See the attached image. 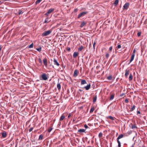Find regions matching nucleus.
Wrapping results in <instances>:
<instances>
[{"instance_id": "obj_37", "label": "nucleus", "mask_w": 147, "mask_h": 147, "mask_svg": "<svg viewBox=\"0 0 147 147\" xmlns=\"http://www.w3.org/2000/svg\"><path fill=\"white\" fill-rule=\"evenodd\" d=\"M33 47V43L31 44L28 47V48H32Z\"/></svg>"}, {"instance_id": "obj_27", "label": "nucleus", "mask_w": 147, "mask_h": 147, "mask_svg": "<svg viewBox=\"0 0 147 147\" xmlns=\"http://www.w3.org/2000/svg\"><path fill=\"white\" fill-rule=\"evenodd\" d=\"M119 0H115V1L114 3V4L115 6H116L119 3Z\"/></svg>"}, {"instance_id": "obj_6", "label": "nucleus", "mask_w": 147, "mask_h": 147, "mask_svg": "<svg viewBox=\"0 0 147 147\" xmlns=\"http://www.w3.org/2000/svg\"><path fill=\"white\" fill-rule=\"evenodd\" d=\"M43 61L44 65L46 67H47V59L46 58H44L43 60Z\"/></svg>"}, {"instance_id": "obj_40", "label": "nucleus", "mask_w": 147, "mask_h": 147, "mask_svg": "<svg viewBox=\"0 0 147 147\" xmlns=\"http://www.w3.org/2000/svg\"><path fill=\"white\" fill-rule=\"evenodd\" d=\"M125 102L126 103H128L129 102V101L127 98L125 100Z\"/></svg>"}, {"instance_id": "obj_4", "label": "nucleus", "mask_w": 147, "mask_h": 147, "mask_svg": "<svg viewBox=\"0 0 147 147\" xmlns=\"http://www.w3.org/2000/svg\"><path fill=\"white\" fill-rule=\"evenodd\" d=\"M129 3H126L123 6V9L124 10H126L129 7Z\"/></svg>"}, {"instance_id": "obj_16", "label": "nucleus", "mask_w": 147, "mask_h": 147, "mask_svg": "<svg viewBox=\"0 0 147 147\" xmlns=\"http://www.w3.org/2000/svg\"><path fill=\"white\" fill-rule=\"evenodd\" d=\"M135 55V54H132V55L131 57V59L130 60L129 63H130L133 61V60L134 59Z\"/></svg>"}, {"instance_id": "obj_55", "label": "nucleus", "mask_w": 147, "mask_h": 147, "mask_svg": "<svg viewBox=\"0 0 147 147\" xmlns=\"http://www.w3.org/2000/svg\"><path fill=\"white\" fill-rule=\"evenodd\" d=\"M75 120L73 119V121H75Z\"/></svg>"}, {"instance_id": "obj_53", "label": "nucleus", "mask_w": 147, "mask_h": 147, "mask_svg": "<svg viewBox=\"0 0 147 147\" xmlns=\"http://www.w3.org/2000/svg\"><path fill=\"white\" fill-rule=\"evenodd\" d=\"M77 11H78V9H75L74 10V11H75L76 12Z\"/></svg>"}, {"instance_id": "obj_17", "label": "nucleus", "mask_w": 147, "mask_h": 147, "mask_svg": "<svg viewBox=\"0 0 147 147\" xmlns=\"http://www.w3.org/2000/svg\"><path fill=\"white\" fill-rule=\"evenodd\" d=\"M81 85H83L87 83L86 81L85 80H81Z\"/></svg>"}, {"instance_id": "obj_50", "label": "nucleus", "mask_w": 147, "mask_h": 147, "mask_svg": "<svg viewBox=\"0 0 147 147\" xmlns=\"http://www.w3.org/2000/svg\"><path fill=\"white\" fill-rule=\"evenodd\" d=\"M124 93H122V94H120V96H123L124 95Z\"/></svg>"}, {"instance_id": "obj_51", "label": "nucleus", "mask_w": 147, "mask_h": 147, "mask_svg": "<svg viewBox=\"0 0 147 147\" xmlns=\"http://www.w3.org/2000/svg\"><path fill=\"white\" fill-rule=\"evenodd\" d=\"M140 112L139 111H137V114H140Z\"/></svg>"}, {"instance_id": "obj_1", "label": "nucleus", "mask_w": 147, "mask_h": 147, "mask_svg": "<svg viewBox=\"0 0 147 147\" xmlns=\"http://www.w3.org/2000/svg\"><path fill=\"white\" fill-rule=\"evenodd\" d=\"M52 32V30H51L45 31L41 35L42 36H48Z\"/></svg>"}, {"instance_id": "obj_25", "label": "nucleus", "mask_w": 147, "mask_h": 147, "mask_svg": "<svg viewBox=\"0 0 147 147\" xmlns=\"http://www.w3.org/2000/svg\"><path fill=\"white\" fill-rule=\"evenodd\" d=\"M43 136L42 134L40 135L39 136V137L38 139V140H42L43 138Z\"/></svg>"}, {"instance_id": "obj_57", "label": "nucleus", "mask_w": 147, "mask_h": 147, "mask_svg": "<svg viewBox=\"0 0 147 147\" xmlns=\"http://www.w3.org/2000/svg\"><path fill=\"white\" fill-rule=\"evenodd\" d=\"M44 147H45V146H44Z\"/></svg>"}, {"instance_id": "obj_13", "label": "nucleus", "mask_w": 147, "mask_h": 147, "mask_svg": "<svg viewBox=\"0 0 147 147\" xmlns=\"http://www.w3.org/2000/svg\"><path fill=\"white\" fill-rule=\"evenodd\" d=\"M91 87L90 84H88L87 86H85L84 88L86 90H88L90 89Z\"/></svg>"}, {"instance_id": "obj_54", "label": "nucleus", "mask_w": 147, "mask_h": 147, "mask_svg": "<svg viewBox=\"0 0 147 147\" xmlns=\"http://www.w3.org/2000/svg\"><path fill=\"white\" fill-rule=\"evenodd\" d=\"M130 147H134V145H132Z\"/></svg>"}, {"instance_id": "obj_12", "label": "nucleus", "mask_w": 147, "mask_h": 147, "mask_svg": "<svg viewBox=\"0 0 147 147\" xmlns=\"http://www.w3.org/2000/svg\"><path fill=\"white\" fill-rule=\"evenodd\" d=\"M53 61H54V64L55 65H57V66H59L60 65H59V63L57 62V61L56 59H54Z\"/></svg>"}, {"instance_id": "obj_42", "label": "nucleus", "mask_w": 147, "mask_h": 147, "mask_svg": "<svg viewBox=\"0 0 147 147\" xmlns=\"http://www.w3.org/2000/svg\"><path fill=\"white\" fill-rule=\"evenodd\" d=\"M141 34V32H138L137 33V36H140Z\"/></svg>"}, {"instance_id": "obj_2", "label": "nucleus", "mask_w": 147, "mask_h": 147, "mask_svg": "<svg viewBox=\"0 0 147 147\" xmlns=\"http://www.w3.org/2000/svg\"><path fill=\"white\" fill-rule=\"evenodd\" d=\"M88 13V12L87 11H84L82 12L81 13H80V14L78 15V18H79L82 16H84L86 14Z\"/></svg>"}, {"instance_id": "obj_52", "label": "nucleus", "mask_w": 147, "mask_h": 147, "mask_svg": "<svg viewBox=\"0 0 147 147\" xmlns=\"http://www.w3.org/2000/svg\"><path fill=\"white\" fill-rule=\"evenodd\" d=\"M71 116V114L70 113H69V115H68V118H69Z\"/></svg>"}, {"instance_id": "obj_34", "label": "nucleus", "mask_w": 147, "mask_h": 147, "mask_svg": "<svg viewBox=\"0 0 147 147\" xmlns=\"http://www.w3.org/2000/svg\"><path fill=\"white\" fill-rule=\"evenodd\" d=\"M36 49L39 52H40L41 51V47L38 48H36Z\"/></svg>"}, {"instance_id": "obj_35", "label": "nucleus", "mask_w": 147, "mask_h": 147, "mask_svg": "<svg viewBox=\"0 0 147 147\" xmlns=\"http://www.w3.org/2000/svg\"><path fill=\"white\" fill-rule=\"evenodd\" d=\"M94 110V107L90 109V112L91 113L93 112Z\"/></svg>"}, {"instance_id": "obj_14", "label": "nucleus", "mask_w": 147, "mask_h": 147, "mask_svg": "<svg viewBox=\"0 0 147 147\" xmlns=\"http://www.w3.org/2000/svg\"><path fill=\"white\" fill-rule=\"evenodd\" d=\"M87 24V22L84 21L82 22L81 24L80 25V27L81 28L83 27L84 26H85Z\"/></svg>"}, {"instance_id": "obj_8", "label": "nucleus", "mask_w": 147, "mask_h": 147, "mask_svg": "<svg viewBox=\"0 0 147 147\" xmlns=\"http://www.w3.org/2000/svg\"><path fill=\"white\" fill-rule=\"evenodd\" d=\"M24 12V11L23 10L18 9V12L16 13V14L17 15H20L23 13Z\"/></svg>"}, {"instance_id": "obj_44", "label": "nucleus", "mask_w": 147, "mask_h": 147, "mask_svg": "<svg viewBox=\"0 0 147 147\" xmlns=\"http://www.w3.org/2000/svg\"><path fill=\"white\" fill-rule=\"evenodd\" d=\"M109 56V54L108 53H107L106 55V58H108Z\"/></svg>"}, {"instance_id": "obj_31", "label": "nucleus", "mask_w": 147, "mask_h": 147, "mask_svg": "<svg viewBox=\"0 0 147 147\" xmlns=\"http://www.w3.org/2000/svg\"><path fill=\"white\" fill-rule=\"evenodd\" d=\"M117 142L118 143V147H121V143H120V141L119 140H117Z\"/></svg>"}, {"instance_id": "obj_26", "label": "nucleus", "mask_w": 147, "mask_h": 147, "mask_svg": "<svg viewBox=\"0 0 147 147\" xmlns=\"http://www.w3.org/2000/svg\"><path fill=\"white\" fill-rule=\"evenodd\" d=\"M135 106L134 105H133L132 106V107L130 109V111L131 112L133 111L135 109Z\"/></svg>"}, {"instance_id": "obj_3", "label": "nucleus", "mask_w": 147, "mask_h": 147, "mask_svg": "<svg viewBox=\"0 0 147 147\" xmlns=\"http://www.w3.org/2000/svg\"><path fill=\"white\" fill-rule=\"evenodd\" d=\"M54 10V8H51L47 11V12L45 14V15L46 16H48L49 14L51 13Z\"/></svg>"}, {"instance_id": "obj_24", "label": "nucleus", "mask_w": 147, "mask_h": 147, "mask_svg": "<svg viewBox=\"0 0 147 147\" xmlns=\"http://www.w3.org/2000/svg\"><path fill=\"white\" fill-rule=\"evenodd\" d=\"M65 118V116L64 115H62L60 118L59 120L60 121L63 120Z\"/></svg>"}, {"instance_id": "obj_38", "label": "nucleus", "mask_w": 147, "mask_h": 147, "mask_svg": "<svg viewBox=\"0 0 147 147\" xmlns=\"http://www.w3.org/2000/svg\"><path fill=\"white\" fill-rule=\"evenodd\" d=\"M38 61L42 65V62L41 59L40 58L38 59Z\"/></svg>"}, {"instance_id": "obj_23", "label": "nucleus", "mask_w": 147, "mask_h": 147, "mask_svg": "<svg viewBox=\"0 0 147 147\" xmlns=\"http://www.w3.org/2000/svg\"><path fill=\"white\" fill-rule=\"evenodd\" d=\"M97 96L96 95L93 98V103H95L96 101V99H97Z\"/></svg>"}, {"instance_id": "obj_48", "label": "nucleus", "mask_w": 147, "mask_h": 147, "mask_svg": "<svg viewBox=\"0 0 147 147\" xmlns=\"http://www.w3.org/2000/svg\"><path fill=\"white\" fill-rule=\"evenodd\" d=\"M135 52H136V49H134V50H133L132 54H135Z\"/></svg>"}, {"instance_id": "obj_41", "label": "nucleus", "mask_w": 147, "mask_h": 147, "mask_svg": "<svg viewBox=\"0 0 147 147\" xmlns=\"http://www.w3.org/2000/svg\"><path fill=\"white\" fill-rule=\"evenodd\" d=\"M84 126L85 128L86 129H87L88 128H89V127H88V126L86 124H85Z\"/></svg>"}, {"instance_id": "obj_46", "label": "nucleus", "mask_w": 147, "mask_h": 147, "mask_svg": "<svg viewBox=\"0 0 147 147\" xmlns=\"http://www.w3.org/2000/svg\"><path fill=\"white\" fill-rule=\"evenodd\" d=\"M117 47L118 49H120L121 47V46L120 45H118Z\"/></svg>"}, {"instance_id": "obj_29", "label": "nucleus", "mask_w": 147, "mask_h": 147, "mask_svg": "<svg viewBox=\"0 0 147 147\" xmlns=\"http://www.w3.org/2000/svg\"><path fill=\"white\" fill-rule=\"evenodd\" d=\"M108 118L112 120H114L115 118L114 117H113L111 116H109L108 117Z\"/></svg>"}, {"instance_id": "obj_28", "label": "nucleus", "mask_w": 147, "mask_h": 147, "mask_svg": "<svg viewBox=\"0 0 147 147\" xmlns=\"http://www.w3.org/2000/svg\"><path fill=\"white\" fill-rule=\"evenodd\" d=\"M107 79L108 80H111L112 79V76H109L107 77Z\"/></svg>"}, {"instance_id": "obj_22", "label": "nucleus", "mask_w": 147, "mask_h": 147, "mask_svg": "<svg viewBox=\"0 0 147 147\" xmlns=\"http://www.w3.org/2000/svg\"><path fill=\"white\" fill-rule=\"evenodd\" d=\"M57 87L58 89L59 90H60L61 88V86L60 84L59 83H58L57 84Z\"/></svg>"}, {"instance_id": "obj_10", "label": "nucleus", "mask_w": 147, "mask_h": 147, "mask_svg": "<svg viewBox=\"0 0 147 147\" xmlns=\"http://www.w3.org/2000/svg\"><path fill=\"white\" fill-rule=\"evenodd\" d=\"M115 94L114 93H113V94L111 93V95H110V100H113Z\"/></svg>"}, {"instance_id": "obj_18", "label": "nucleus", "mask_w": 147, "mask_h": 147, "mask_svg": "<svg viewBox=\"0 0 147 147\" xmlns=\"http://www.w3.org/2000/svg\"><path fill=\"white\" fill-rule=\"evenodd\" d=\"M78 55V53L77 52H74L73 54V57L76 58V57Z\"/></svg>"}, {"instance_id": "obj_5", "label": "nucleus", "mask_w": 147, "mask_h": 147, "mask_svg": "<svg viewBox=\"0 0 147 147\" xmlns=\"http://www.w3.org/2000/svg\"><path fill=\"white\" fill-rule=\"evenodd\" d=\"M41 77L42 78V79L43 80H47V75L46 74L44 73L41 76Z\"/></svg>"}, {"instance_id": "obj_45", "label": "nucleus", "mask_w": 147, "mask_h": 147, "mask_svg": "<svg viewBox=\"0 0 147 147\" xmlns=\"http://www.w3.org/2000/svg\"><path fill=\"white\" fill-rule=\"evenodd\" d=\"M33 127H31V128H30L29 130V132H31L32 130L33 129Z\"/></svg>"}, {"instance_id": "obj_43", "label": "nucleus", "mask_w": 147, "mask_h": 147, "mask_svg": "<svg viewBox=\"0 0 147 147\" xmlns=\"http://www.w3.org/2000/svg\"><path fill=\"white\" fill-rule=\"evenodd\" d=\"M112 49V46L110 47L109 48V50L111 52Z\"/></svg>"}, {"instance_id": "obj_20", "label": "nucleus", "mask_w": 147, "mask_h": 147, "mask_svg": "<svg viewBox=\"0 0 147 147\" xmlns=\"http://www.w3.org/2000/svg\"><path fill=\"white\" fill-rule=\"evenodd\" d=\"M85 131V130L83 129H80L78 130V132L80 133H83Z\"/></svg>"}, {"instance_id": "obj_47", "label": "nucleus", "mask_w": 147, "mask_h": 147, "mask_svg": "<svg viewBox=\"0 0 147 147\" xmlns=\"http://www.w3.org/2000/svg\"><path fill=\"white\" fill-rule=\"evenodd\" d=\"M96 44V43L95 42L93 43V48L94 49H95V45Z\"/></svg>"}, {"instance_id": "obj_49", "label": "nucleus", "mask_w": 147, "mask_h": 147, "mask_svg": "<svg viewBox=\"0 0 147 147\" xmlns=\"http://www.w3.org/2000/svg\"><path fill=\"white\" fill-rule=\"evenodd\" d=\"M71 49L70 48H68L67 49V50L68 51H70Z\"/></svg>"}, {"instance_id": "obj_39", "label": "nucleus", "mask_w": 147, "mask_h": 147, "mask_svg": "<svg viewBox=\"0 0 147 147\" xmlns=\"http://www.w3.org/2000/svg\"><path fill=\"white\" fill-rule=\"evenodd\" d=\"M52 128L51 127H50L48 129V131L49 132H50L52 130Z\"/></svg>"}, {"instance_id": "obj_32", "label": "nucleus", "mask_w": 147, "mask_h": 147, "mask_svg": "<svg viewBox=\"0 0 147 147\" xmlns=\"http://www.w3.org/2000/svg\"><path fill=\"white\" fill-rule=\"evenodd\" d=\"M131 128L132 129H134V128H137V127L135 125H132L131 126Z\"/></svg>"}, {"instance_id": "obj_36", "label": "nucleus", "mask_w": 147, "mask_h": 147, "mask_svg": "<svg viewBox=\"0 0 147 147\" xmlns=\"http://www.w3.org/2000/svg\"><path fill=\"white\" fill-rule=\"evenodd\" d=\"M41 0H37L35 2L36 4H37L40 3L41 1Z\"/></svg>"}, {"instance_id": "obj_9", "label": "nucleus", "mask_w": 147, "mask_h": 147, "mask_svg": "<svg viewBox=\"0 0 147 147\" xmlns=\"http://www.w3.org/2000/svg\"><path fill=\"white\" fill-rule=\"evenodd\" d=\"M78 73L79 71L78 70H75L74 73V77H76L78 75Z\"/></svg>"}, {"instance_id": "obj_15", "label": "nucleus", "mask_w": 147, "mask_h": 147, "mask_svg": "<svg viewBox=\"0 0 147 147\" xmlns=\"http://www.w3.org/2000/svg\"><path fill=\"white\" fill-rule=\"evenodd\" d=\"M7 136V134L5 132H3L1 133L2 137L3 138L6 137Z\"/></svg>"}, {"instance_id": "obj_21", "label": "nucleus", "mask_w": 147, "mask_h": 147, "mask_svg": "<svg viewBox=\"0 0 147 147\" xmlns=\"http://www.w3.org/2000/svg\"><path fill=\"white\" fill-rule=\"evenodd\" d=\"M129 80L130 81H131V80H132V79H133V76H132V74H130V75H129Z\"/></svg>"}, {"instance_id": "obj_33", "label": "nucleus", "mask_w": 147, "mask_h": 147, "mask_svg": "<svg viewBox=\"0 0 147 147\" xmlns=\"http://www.w3.org/2000/svg\"><path fill=\"white\" fill-rule=\"evenodd\" d=\"M102 134L101 132H100L98 134V137L99 138H101L102 137Z\"/></svg>"}, {"instance_id": "obj_7", "label": "nucleus", "mask_w": 147, "mask_h": 147, "mask_svg": "<svg viewBox=\"0 0 147 147\" xmlns=\"http://www.w3.org/2000/svg\"><path fill=\"white\" fill-rule=\"evenodd\" d=\"M129 69H127L125 70V76L126 78L127 77V76L129 74Z\"/></svg>"}, {"instance_id": "obj_56", "label": "nucleus", "mask_w": 147, "mask_h": 147, "mask_svg": "<svg viewBox=\"0 0 147 147\" xmlns=\"http://www.w3.org/2000/svg\"><path fill=\"white\" fill-rule=\"evenodd\" d=\"M1 2V1H0V3Z\"/></svg>"}, {"instance_id": "obj_19", "label": "nucleus", "mask_w": 147, "mask_h": 147, "mask_svg": "<svg viewBox=\"0 0 147 147\" xmlns=\"http://www.w3.org/2000/svg\"><path fill=\"white\" fill-rule=\"evenodd\" d=\"M123 134H121L120 135H119L118 137H117V140H119L122 138L123 137Z\"/></svg>"}, {"instance_id": "obj_11", "label": "nucleus", "mask_w": 147, "mask_h": 147, "mask_svg": "<svg viewBox=\"0 0 147 147\" xmlns=\"http://www.w3.org/2000/svg\"><path fill=\"white\" fill-rule=\"evenodd\" d=\"M49 18L48 17L45 20L44 22H43V23H48L50 21V20H49Z\"/></svg>"}, {"instance_id": "obj_30", "label": "nucleus", "mask_w": 147, "mask_h": 147, "mask_svg": "<svg viewBox=\"0 0 147 147\" xmlns=\"http://www.w3.org/2000/svg\"><path fill=\"white\" fill-rule=\"evenodd\" d=\"M83 47L82 46H81L80 47H79V48H78V51H81L83 49Z\"/></svg>"}]
</instances>
